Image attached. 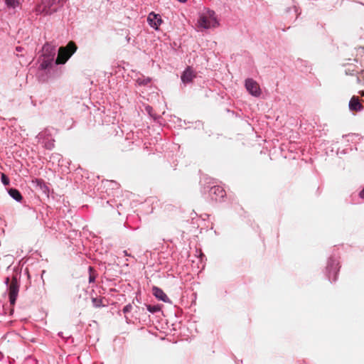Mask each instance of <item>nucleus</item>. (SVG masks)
Returning a JSON list of instances; mask_svg holds the SVG:
<instances>
[{
  "label": "nucleus",
  "instance_id": "obj_19",
  "mask_svg": "<svg viewBox=\"0 0 364 364\" xmlns=\"http://www.w3.org/2000/svg\"><path fill=\"white\" fill-rule=\"evenodd\" d=\"M35 182L41 188H43L45 186L44 181L42 179H36Z\"/></svg>",
  "mask_w": 364,
  "mask_h": 364
},
{
  "label": "nucleus",
  "instance_id": "obj_4",
  "mask_svg": "<svg viewBox=\"0 0 364 364\" xmlns=\"http://www.w3.org/2000/svg\"><path fill=\"white\" fill-rule=\"evenodd\" d=\"M245 87L247 90L254 96H259L261 93L258 83L252 79L245 80Z\"/></svg>",
  "mask_w": 364,
  "mask_h": 364
},
{
  "label": "nucleus",
  "instance_id": "obj_20",
  "mask_svg": "<svg viewBox=\"0 0 364 364\" xmlns=\"http://www.w3.org/2000/svg\"><path fill=\"white\" fill-rule=\"evenodd\" d=\"M132 309V306L131 304L126 305L123 309L124 313H128Z\"/></svg>",
  "mask_w": 364,
  "mask_h": 364
},
{
  "label": "nucleus",
  "instance_id": "obj_17",
  "mask_svg": "<svg viewBox=\"0 0 364 364\" xmlns=\"http://www.w3.org/2000/svg\"><path fill=\"white\" fill-rule=\"evenodd\" d=\"M147 310L151 313L157 312L160 310V308L158 306H147Z\"/></svg>",
  "mask_w": 364,
  "mask_h": 364
},
{
  "label": "nucleus",
  "instance_id": "obj_7",
  "mask_svg": "<svg viewBox=\"0 0 364 364\" xmlns=\"http://www.w3.org/2000/svg\"><path fill=\"white\" fill-rule=\"evenodd\" d=\"M147 20L150 26L156 29H157L158 26L162 23L161 17L153 12L149 14Z\"/></svg>",
  "mask_w": 364,
  "mask_h": 364
},
{
  "label": "nucleus",
  "instance_id": "obj_27",
  "mask_svg": "<svg viewBox=\"0 0 364 364\" xmlns=\"http://www.w3.org/2000/svg\"><path fill=\"white\" fill-rule=\"evenodd\" d=\"M9 281V278H6V283H8Z\"/></svg>",
  "mask_w": 364,
  "mask_h": 364
},
{
  "label": "nucleus",
  "instance_id": "obj_8",
  "mask_svg": "<svg viewBox=\"0 0 364 364\" xmlns=\"http://www.w3.org/2000/svg\"><path fill=\"white\" fill-rule=\"evenodd\" d=\"M152 293L159 300L166 303L170 302L169 298L161 289L157 287H154L152 288Z\"/></svg>",
  "mask_w": 364,
  "mask_h": 364
},
{
  "label": "nucleus",
  "instance_id": "obj_9",
  "mask_svg": "<svg viewBox=\"0 0 364 364\" xmlns=\"http://www.w3.org/2000/svg\"><path fill=\"white\" fill-rule=\"evenodd\" d=\"M363 108V106L359 101L358 97L353 96L349 102V109L353 112L360 111Z\"/></svg>",
  "mask_w": 364,
  "mask_h": 364
},
{
  "label": "nucleus",
  "instance_id": "obj_2",
  "mask_svg": "<svg viewBox=\"0 0 364 364\" xmlns=\"http://www.w3.org/2000/svg\"><path fill=\"white\" fill-rule=\"evenodd\" d=\"M199 26L204 28H210L215 27L218 25V21L213 11L208 10L206 12L203 13L198 19Z\"/></svg>",
  "mask_w": 364,
  "mask_h": 364
},
{
  "label": "nucleus",
  "instance_id": "obj_13",
  "mask_svg": "<svg viewBox=\"0 0 364 364\" xmlns=\"http://www.w3.org/2000/svg\"><path fill=\"white\" fill-rule=\"evenodd\" d=\"M92 301L94 306L96 308L106 306V304L102 303V299L101 298H92Z\"/></svg>",
  "mask_w": 364,
  "mask_h": 364
},
{
  "label": "nucleus",
  "instance_id": "obj_5",
  "mask_svg": "<svg viewBox=\"0 0 364 364\" xmlns=\"http://www.w3.org/2000/svg\"><path fill=\"white\" fill-rule=\"evenodd\" d=\"M58 0H42V4L43 5V11L46 14H52L57 11L58 6H55V3Z\"/></svg>",
  "mask_w": 364,
  "mask_h": 364
},
{
  "label": "nucleus",
  "instance_id": "obj_26",
  "mask_svg": "<svg viewBox=\"0 0 364 364\" xmlns=\"http://www.w3.org/2000/svg\"><path fill=\"white\" fill-rule=\"evenodd\" d=\"M360 94L364 96V91L360 92Z\"/></svg>",
  "mask_w": 364,
  "mask_h": 364
},
{
  "label": "nucleus",
  "instance_id": "obj_3",
  "mask_svg": "<svg viewBox=\"0 0 364 364\" xmlns=\"http://www.w3.org/2000/svg\"><path fill=\"white\" fill-rule=\"evenodd\" d=\"M19 285L16 277H13L9 287V295L11 305L14 306L18 296Z\"/></svg>",
  "mask_w": 364,
  "mask_h": 364
},
{
  "label": "nucleus",
  "instance_id": "obj_15",
  "mask_svg": "<svg viewBox=\"0 0 364 364\" xmlns=\"http://www.w3.org/2000/svg\"><path fill=\"white\" fill-rule=\"evenodd\" d=\"M8 6L16 8L20 4V0H6Z\"/></svg>",
  "mask_w": 364,
  "mask_h": 364
},
{
  "label": "nucleus",
  "instance_id": "obj_12",
  "mask_svg": "<svg viewBox=\"0 0 364 364\" xmlns=\"http://www.w3.org/2000/svg\"><path fill=\"white\" fill-rule=\"evenodd\" d=\"M9 193L14 199L17 201H21L22 200V196L21 193L16 188L9 189Z\"/></svg>",
  "mask_w": 364,
  "mask_h": 364
},
{
  "label": "nucleus",
  "instance_id": "obj_14",
  "mask_svg": "<svg viewBox=\"0 0 364 364\" xmlns=\"http://www.w3.org/2000/svg\"><path fill=\"white\" fill-rule=\"evenodd\" d=\"M150 82H151V78L150 77H145L144 76L141 77H139L136 80V82L139 85H146L149 84Z\"/></svg>",
  "mask_w": 364,
  "mask_h": 364
},
{
  "label": "nucleus",
  "instance_id": "obj_16",
  "mask_svg": "<svg viewBox=\"0 0 364 364\" xmlns=\"http://www.w3.org/2000/svg\"><path fill=\"white\" fill-rule=\"evenodd\" d=\"M1 180L4 185L9 186L10 181L5 173H1Z\"/></svg>",
  "mask_w": 364,
  "mask_h": 364
},
{
  "label": "nucleus",
  "instance_id": "obj_10",
  "mask_svg": "<svg viewBox=\"0 0 364 364\" xmlns=\"http://www.w3.org/2000/svg\"><path fill=\"white\" fill-rule=\"evenodd\" d=\"M43 53L45 58H49L50 60H53L55 54V50L53 46L47 43L43 47Z\"/></svg>",
  "mask_w": 364,
  "mask_h": 364
},
{
  "label": "nucleus",
  "instance_id": "obj_22",
  "mask_svg": "<svg viewBox=\"0 0 364 364\" xmlns=\"http://www.w3.org/2000/svg\"><path fill=\"white\" fill-rule=\"evenodd\" d=\"M359 196L360 198H364V188L360 192Z\"/></svg>",
  "mask_w": 364,
  "mask_h": 364
},
{
  "label": "nucleus",
  "instance_id": "obj_23",
  "mask_svg": "<svg viewBox=\"0 0 364 364\" xmlns=\"http://www.w3.org/2000/svg\"><path fill=\"white\" fill-rule=\"evenodd\" d=\"M16 50L18 51V52H21L22 50V48L21 47H17L16 48Z\"/></svg>",
  "mask_w": 364,
  "mask_h": 364
},
{
  "label": "nucleus",
  "instance_id": "obj_11",
  "mask_svg": "<svg viewBox=\"0 0 364 364\" xmlns=\"http://www.w3.org/2000/svg\"><path fill=\"white\" fill-rule=\"evenodd\" d=\"M210 194L214 195L215 200H218L219 198H223L225 196V191L219 186H215L211 188Z\"/></svg>",
  "mask_w": 364,
  "mask_h": 364
},
{
  "label": "nucleus",
  "instance_id": "obj_1",
  "mask_svg": "<svg viewBox=\"0 0 364 364\" xmlns=\"http://www.w3.org/2000/svg\"><path fill=\"white\" fill-rule=\"evenodd\" d=\"M77 46L75 42L70 41L65 47H60L58 50L56 64H64L76 51Z\"/></svg>",
  "mask_w": 364,
  "mask_h": 364
},
{
  "label": "nucleus",
  "instance_id": "obj_6",
  "mask_svg": "<svg viewBox=\"0 0 364 364\" xmlns=\"http://www.w3.org/2000/svg\"><path fill=\"white\" fill-rule=\"evenodd\" d=\"M196 77V73L191 67H188L183 73L181 78L183 83H188Z\"/></svg>",
  "mask_w": 364,
  "mask_h": 364
},
{
  "label": "nucleus",
  "instance_id": "obj_18",
  "mask_svg": "<svg viewBox=\"0 0 364 364\" xmlns=\"http://www.w3.org/2000/svg\"><path fill=\"white\" fill-rule=\"evenodd\" d=\"M53 60H50L49 58L48 59H44L43 63H41V66L43 68H46L48 65L52 62Z\"/></svg>",
  "mask_w": 364,
  "mask_h": 364
},
{
  "label": "nucleus",
  "instance_id": "obj_25",
  "mask_svg": "<svg viewBox=\"0 0 364 364\" xmlns=\"http://www.w3.org/2000/svg\"><path fill=\"white\" fill-rule=\"evenodd\" d=\"M123 252H124V254L125 255H127V251H126V250H124Z\"/></svg>",
  "mask_w": 364,
  "mask_h": 364
},
{
  "label": "nucleus",
  "instance_id": "obj_21",
  "mask_svg": "<svg viewBox=\"0 0 364 364\" xmlns=\"http://www.w3.org/2000/svg\"><path fill=\"white\" fill-rule=\"evenodd\" d=\"M95 276H93V275H90V278H89V282H93L95 281Z\"/></svg>",
  "mask_w": 364,
  "mask_h": 364
},
{
  "label": "nucleus",
  "instance_id": "obj_24",
  "mask_svg": "<svg viewBox=\"0 0 364 364\" xmlns=\"http://www.w3.org/2000/svg\"><path fill=\"white\" fill-rule=\"evenodd\" d=\"M178 1H180V2H182V3H184V2L186 1V0H178Z\"/></svg>",
  "mask_w": 364,
  "mask_h": 364
}]
</instances>
